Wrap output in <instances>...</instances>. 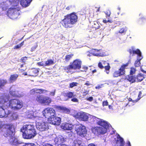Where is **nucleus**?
I'll return each mask as SVG.
<instances>
[{"mask_svg":"<svg viewBox=\"0 0 146 146\" xmlns=\"http://www.w3.org/2000/svg\"><path fill=\"white\" fill-rule=\"evenodd\" d=\"M8 107L5 108L4 105L0 106V117L2 118L6 116L11 113V111L9 110Z\"/></svg>","mask_w":146,"mask_h":146,"instance_id":"ddd939ff","label":"nucleus"},{"mask_svg":"<svg viewBox=\"0 0 146 146\" xmlns=\"http://www.w3.org/2000/svg\"><path fill=\"white\" fill-rule=\"evenodd\" d=\"M64 70H65L67 73H68L71 72V70H73V68L71 64H70L68 66H65L64 68Z\"/></svg>","mask_w":146,"mask_h":146,"instance_id":"c756f323","label":"nucleus"},{"mask_svg":"<svg viewBox=\"0 0 146 146\" xmlns=\"http://www.w3.org/2000/svg\"><path fill=\"white\" fill-rule=\"evenodd\" d=\"M98 66L101 69H103L104 66H103L101 62H99L98 63Z\"/></svg>","mask_w":146,"mask_h":146,"instance_id":"4d7b16f0","label":"nucleus"},{"mask_svg":"<svg viewBox=\"0 0 146 146\" xmlns=\"http://www.w3.org/2000/svg\"><path fill=\"white\" fill-rule=\"evenodd\" d=\"M7 83V81L5 79H0V88H2V87Z\"/></svg>","mask_w":146,"mask_h":146,"instance_id":"72a5a7b5","label":"nucleus"},{"mask_svg":"<svg viewBox=\"0 0 146 146\" xmlns=\"http://www.w3.org/2000/svg\"><path fill=\"white\" fill-rule=\"evenodd\" d=\"M43 114L45 118H50L55 115V111L52 108H47L45 109L42 111Z\"/></svg>","mask_w":146,"mask_h":146,"instance_id":"1a4fd4ad","label":"nucleus"},{"mask_svg":"<svg viewBox=\"0 0 146 146\" xmlns=\"http://www.w3.org/2000/svg\"><path fill=\"white\" fill-rule=\"evenodd\" d=\"M48 92V91L46 90L42 89L34 88L31 90L30 93L31 95H33L36 94H41Z\"/></svg>","mask_w":146,"mask_h":146,"instance_id":"6ab92c4d","label":"nucleus"},{"mask_svg":"<svg viewBox=\"0 0 146 146\" xmlns=\"http://www.w3.org/2000/svg\"><path fill=\"white\" fill-rule=\"evenodd\" d=\"M8 107L14 110H18L22 108L23 104L22 101L19 99H11L9 101Z\"/></svg>","mask_w":146,"mask_h":146,"instance_id":"7ed1b4c3","label":"nucleus"},{"mask_svg":"<svg viewBox=\"0 0 146 146\" xmlns=\"http://www.w3.org/2000/svg\"><path fill=\"white\" fill-rule=\"evenodd\" d=\"M3 126L4 125L1 122H0V130L3 128Z\"/></svg>","mask_w":146,"mask_h":146,"instance_id":"338daca9","label":"nucleus"},{"mask_svg":"<svg viewBox=\"0 0 146 146\" xmlns=\"http://www.w3.org/2000/svg\"><path fill=\"white\" fill-rule=\"evenodd\" d=\"M74 116L80 121H88L89 117L86 113L84 112H79L74 115Z\"/></svg>","mask_w":146,"mask_h":146,"instance_id":"9d476101","label":"nucleus"},{"mask_svg":"<svg viewBox=\"0 0 146 146\" xmlns=\"http://www.w3.org/2000/svg\"><path fill=\"white\" fill-rule=\"evenodd\" d=\"M127 31V29H126L122 28L119 31V33H122L126 32Z\"/></svg>","mask_w":146,"mask_h":146,"instance_id":"09e8293b","label":"nucleus"},{"mask_svg":"<svg viewBox=\"0 0 146 146\" xmlns=\"http://www.w3.org/2000/svg\"><path fill=\"white\" fill-rule=\"evenodd\" d=\"M50 123L57 125H59L60 123L61 119L60 117H56L55 116L50 118Z\"/></svg>","mask_w":146,"mask_h":146,"instance_id":"dca6fc26","label":"nucleus"},{"mask_svg":"<svg viewBox=\"0 0 146 146\" xmlns=\"http://www.w3.org/2000/svg\"><path fill=\"white\" fill-rule=\"evenodd\" d=\"M74 56V54L71 53L69 54H68L65 56V60L66 62H68Z\"/></svg>","mask_w":146,"mask_h":146,"instance_id":"f704fd0d","label":"nucleus"},{"mask_svg":"<svg viewBox=\"0 0 146 146\" xmlns=\"http://www.w3.org/2000/svg\"><path fill=\"white\" fill-rule=\"evenodd\" d=\"M145 20V18H143V17L140 18L139 19V22L141 23V22H142V21H143Z\"/></svg>","mask_w":146,"mask_h":146,"instance_id":"e2e57ef3","label":"nucleus"},{"mask_svg":"<svg viewBox=\"0 0 146 146\" xmlns=\"http://www.w3.org/2000/svg\"><path fill=\"white\" fill-rule=\"evenodd\" d=\"M9 93L12 96L14 97H16L17 96V95L15 91L13 90L10 91L9 92Z\"/></svg>","mask_w":146,"mask_h":146,"instance_id":"c03bdc74","label":"nucleus"},{"mask_svg":"<svg viewBox=\"0 0 146 146\" xmlns=\"http://www.w3.org/2000/svg\"><path fill=\"white\" fill-rule=\"evenodd\" d=\"M39 69L37 68H32L29 72V75L30 76H36L38 74Z\"/></svg>","mask_w":146,"mask_h":146,"instance_id":"412c9836","label":"nucleus"},{"mask_svg":"<svg viewBox=\"0 0 146 146\" xmlns=\"http://www.w3.org/2000/svg\"><path fill=\"white\" fill-rule=\"evenodd\" d=\"M15 128L14 125L11 124H6L0 131V133L5 137H11L14 134Z\"/></svg>","mask_w":146,"mask_h":146,"instance_id":"f03ea898","label":"nucleus"},{"mask_svg":"<svg viewBox=\"0 0 146 146\" xmlns=\"http://www.w3.org/2000/svg\"><path fill=\"white\" fill-rule=\"evenodd\" d=\"M60 138L61 143H63L65 141V139L62 136H61Z\"/></svg>","mask_w":146,"mask_h":146,"instance_id":"5fc2aeb1","label":"nucleus"},{"mask_svg":"<svg viewBox=\"0 0 146 146\" xmlns=\"http://www.w3.org/2000/svg\"><path fill=\"white\" fill-rule=\"evenodd\" d=\"M35 100L39 103L47 105H49L51 102V99L50 98L40 95H38L36 98Z\"/></svg>","mask_w":146,"mask_h":146,"instance_id":"6e6552de","label":"nucleus"},{"mask_svg":"<svg viewBox=\"0 0 146 146\" xmlns=\"http://www.w3.org/2000/svg\"><path fill=\"white\" fill-rule=\"evenodd\" d=\"M99 120V118H98L94 116H92L90 118V123L91 124L96 123L97 124L98 121Z\"/></svg>","mask_w":146,"mask_h":146,"instance_id":"c85d7f7f","label":"nucleus"},{"mask_svg":"<svg viewBox=\"0 0 146 146\" xmlns=\"http://www.w3.org/2000/svg\"><path fill=\"white\" fill-rule=\"evenodd\" d=\"M136 77V79L137 80V82H141L145 78L144 75L141 73H139L137 74Z\"/></svg>","mask_w":146,"mask_h":146,"instance_id":"cd10ccee","label":"nucleus"},{"mask_svg":"<svg viewBox=\"0 0 146 146\" xmlns=\"http://www.w3.org/2000/svg\"><path fill=\"white\" fill-rule=\"evenodd\" d=\"M92 73V74H94L95 73L97 72V70L96 69H94L92 70L91 71Z\"/></svg>","mask_w":146,"mask_h":146,"instance_id":"774afa93","label":"nucleus"},{"mask_svg":"<svg viewBox=\"0 0 146 146\" xmlns=\"http://www.w3.org/2000/svg\"><path fill=\"white\" fill-rule=\"evenodd\" d=\"M126 79L131 83H133L136 81V78L133 75H128L126 77Z\"/></svg>","mask_w":146,"mask_h":146,"instance_id":"b1692460","label":"nucleus"},{"mask_svg":"<svg viewBox=\"0 0 146 146\" xmlns=\"http://www.w3.org/2000/svg\"><path fill=\"white\" fill-rule=\"evenodd\" d=\"M37 64L39 66H45V64L42 62H38Z\"/></svg>","mask_w":146,"mask_h":146,"instance_id":"864d4df0","label":"nucleus"},{"mask_svg":"<svg viewBox=\"0 0 146 146\" xmlns=\"http://www.w3.org/2000/svg\"><path fill=\"white\" fill-rule=\"evenodd\" d=\"M35 129V125L33 124H26L23 125L21 129V131L23 133L27 132L28 131H30Z\"/></svg>","mask_w":146,"mask_h":146,"instance_id":"2eb2a0df","label":"nucleus"},{"mask_svg":"<svg viewBox=\"0 0 146 146\" xmlns=\"http://www.w3.org/2000/svg\"><path fill=\"white\" fill-rule=\"evenodd\" d=\"M73 146H84L81 141L79 140H74L73 142Z\"/></svg>","mask_w":146,"mask_h":146,"instance_id":"2f4dec72","label":"nucleus"},{"mask_svg":"<svg viewBox=\"0 0 146 146\" xmlns=\"http://www.w3.org/2000/svg\"><path fill=\"white\" fill-rule=\"evenodd\" d=\"M106 63L107 65V66H104V68L105 69V71L106 72V73L107 74H108L109 72V71L110 68V67L109 63L107 62H105L104 63Z\"/></svg>","mask_w":146,"mask_h":146,"instance_id":"c9c22d12","label":"nucleus"},{"mask_svg":"<svg viewBox=\"0 0 146 146\" xmlns=\"http://www.w3.org/2000/svg\"><path fill=\"white\" fill-rule=\"evenodd\" d=\"M20 9L17 6H13L9 9L7 11V14L13 18H16L20 14Z\"/></svg>","mask_w":146,"mask_h":146,"instance_id":"0eeeda50","label":"nucleus"},{"mask_svg":"<svg viewBox=\"0 0 146 146\" xmlns=\"http://www.w3.org/2000/svg\"><path fill=\"white\" fill-rule=\"evenodd\" d=\"M27 58L28 57L26 56L21 58L20 59L21 62L24 64H25L26 61L27 60Z\"/></svg>","mask_w":146,"mask_h":146,"instance_id":"37998d69","label":"nucleus"},{"mask_svg":"<svg viewBox=\"0 0 146 146\" xmlns=\"http://www.w3.org/2000/svg\"><path fill=\"white\" fill-rule=\"evenodd\" d=\"M136 71V69L134 67H131L130 68V75H133L135 74Z\"/></svg>","mask_w":146,"mask_h":146,"instance_id":"a19ab883","label":"nucleus"},{"mask_svg":"<svg viewBox=\"0 0 146 146\" xmlns=\"http://www.w3.org/2000/svg\"><path fill=\"white\" fill-rule=\"evenodd\" d=\"M27 132L22 133L23 137L25 139H30L34 137L37 135L36 129H34L31 130H29Z\"/></svg>","mask_w":146,"mask_h":146,"instance_id":"9b49d317","label":"nucleus"},{"mask_svg":"<svg viewBox=\"0 0 146 146\" xmlns=\"http://www.w3.org/2000/svg\"><path fill=\"white\" fill-rule=\"evenodd\" d=\"M62 126L65 130H71L73 129V125L72 124L66 123H64Z\"/></svg>","mask_w":146,"mask_h":146,"instance_id":"a878e982","label":"nucleus"},{"mask_svg":"<svg viewBox=\"0 0 146 146\" xmlns=\"http://www.w3.org/2000/svg\"><path fill=\"white\" fill-rule=\"evenodd\" d=\"M78 83L77 82H72L69 84V88H72L73 87L77 86Z\"/></svg>","mask_w":146,"mask_h":146,"instance_id":"ea45409f","label":"nucleus"},{"mask_svg":"<svg viewBox=\"0 0 146 146\" xmlns=\"http://www.w3.org/2000/svg\"><path fill=\"white\" fill-rule=\"evenodd\" d=\"M54 61L52 59H48L47 60L45 61V66H49L54 64Z\"/></svg>","mask_w":146,"mask_h":146,"instance_id":"473e14b6","label":"nucleus"},{"mask_svg":"<svg viewBox=\"0 0 146 146\" xmlns=\"http://www.w3.org/2000/svg\"><path fill=\"white\" fill-rule=\"evenodd\" d=\"M86 99L87 100L89 101L90 102H91L93 100V98L92 97H90L87 98Z\"/></svg>","mask_w":146,"mask_h":146,"instance_id":"bf43d9fd","label":"nucleus"},{"mask_svg":"<svg viewBox=\"0 0 146 146\" xmlns=\"http://www.w3.org/2000/svg\"><path fill=\"white\" fill-rule=\"evenodd\" d=\"M32 0H21L20 4L24 7H26L30 4Z\"/></svg>","mask_w":146,"mask_h":146,"instance_id":"4be33fe9","label":"nucleus"},{"mask_svg":"<svg viewBox=\"0 0 146 146\" xmlns=\"http://www.w3.org/2000/svg\"><path fill=\"white\" fill-rule=\"evenodd\" d=\"M63 107L61 106H56L55 108L57 109L58 111H62Z\"/></svg>","mask_w":146,"mask_h":146,"instance_id":"de8ad7c7","label":"nucleus"},{"mask_svg":"<svg viewBox=\"0 0 146 146\" xmlns=\"http://www.w3.org/2000/svg\"><path fill=\"white\" fill-rule=\"evenodd\" d=\"M37 129L41 131H45L49 129L48 123L42 121V118L38 117L36 121Z\"/></svg>","mask_w":146,"mask_h":146,"instance_id":"20e7f679","label":"nucleus"},{"mask_svg":"<svg viewBox=\"0 0 146 146\" xmlns=\"http://www.w3.org/2000/svg\"><path fill=\"white\" fill-rule=\"evenodd\" d=\"M75 130L78 135L82 137H85L87 133L86 127L81 124L76 125Z\"/></svg>","mask_w":146,"mask_h":146,"instance_id":"423d86ee","label":"nucleus"},{"mask_svg":"<svg viewBox=\"0 0 146 146\" xmlns=\"http://www.w3.org/2000/svg\"><path fill=\"white\" fill-rule=\"evenodd\" d=\"M18 76L19 75L18 74H16L11 75L9 79V81L12 82L16 80Z\"/></svg>","mask_w":146,"mask_h":146,"instance_id":"bb28decb","label":"nucleus"},{"mask_svg":"<svg viewBox=\"0 0 146 146\" xmlns=\"http://www.w3.org/2000/svg\"><path fill=\"white\" fill-rule=\"evenodd\" d=\"M22 146H36V145L33 143H25Z\"/></svg>","mask_w":146,"mask_h":146,"instance_id":"79ce46f5","label":"nucleus"},{"mask_svg":"<svg viewBox=\"0 0 146 146\" xmlns=\"http://www.w3.org/2000/svg\"><path fill=\"white\" fill-rule=\"evenodd\" d=\"M108 105V102L107 100L106 101H104L103 102L102 105L103 106H107Z\"/></svg>","mask_w":146,"mask_h":146,"instance_id":"6e6d98bb","label":"nucleus"},{"mask_svg":"<svg viewBox=\"0 0 146 146\" xmlns=\"http://www.w3.org/2000/svg\"><path fill=\"white\" fill-rule=\"evenodd\" d=\"M140 99V98H137L135 100H132V99L131 98H129L128 99V101L129 102H132L133 103L136 102L138 101Z\"/></svg>","mask_w":146,"mask_h":146,"instance_id":"49530a36","label":"nucleus"},{"mask_svg":"<svg viewBox=\"0 0 146 146\" xmlns=\"http://www.w3.org/2000/svg\"><path fill=\"white\" fill-rule=\"evenodd\" d=\"M78 16L75 13H72L68 14L64 17L60 23L65 28H70L71 25L75 24L77 22Z\"/></svg>","mask_w":146,"mask_h":146,"instance_id":"f257e3e1","label":"nucleus"},{"mask_svg":"<svg viewBox=\"0 0 146 146\" xmlns=\"http://www.w3.org/2000/svg\"><path fill=\"white\" fill-rule=\"evenodd\" d=\"M141 94H142V92H141V91L139 92V94H138V98H141Z\"/></svg>","mask_w":146,"mask_h":146,"instance_id":"69168bd1","label":"nucleus"},{"mask_svg":"<svg viewBox=\"0 0 146 146\" xmlns=\"http://www.w3.org/2000/svg\"><path fill=\"white\" fill-rule=\"evenodd\" d=\"M103 22L105 23H106L108 22L112 23L113 22V21L111 19H108V20L104 19L103 20Z\"/></svg>","mask_w":146,"mask_h":146,"instance_id":"603ef678","label":"nucleus"},{"mask_svg":"<svg viewBox=\"0 0 146 146\" xmlns=\"http://www.w3.org/2000/svg\"><path fill=\"white\" fill-rule=\"evenodd\" d=\"M65 113H68L70 112V110L65 107H63L62 110L61 111Z\"/></svg>","mask_w":146,"mask_h":146,"instance_id":"58836bf2","label":"nucleus"},{"mask_svg":"<svg viewBox=\"0 0 146 146\" xmlns=\"http://www.w3.org/2000/svg\"><path fill=\"white\" fill-rule=\"evenodd\" d=\"M94 28H95L96 29H98L100 28V26L99 24L96 22H94V25H93Z\"/></svg>","mask_w":146,"mask_h":146,"instance_id":"4c0bfd02","label":"nucleus"},{"mask_svg":"<svg viewBox=\"0 0 146 146\" xmlns=\"http://www.w3.org/2000/svg\"><path fill=\"white\" fill-rule=\"evenodd\" d=\"M89 92L88 91L85 90L83 92V96H85L88 94Z\"/></svg>","mask_w":146,"mask_h":146,"instance_id":"680f3d73","label":"nucleus"},{"mask_svg":"<svg viewBox=\"0 0 146 146\" xmlns=\"http://www.w3.org/2000/svg\"><path fill=\"white\" fill-rule=\"evenodd\" d=\"M128 51L129 52L130 54H132L133 56L135 54H137V58L139 57H142L140 50L138 49L135 50V48L133 46L131 47V48L129 49Z\"/></svg>","mask_w":146,"mask_h":146,"instance_id":"a211bd4d","label":"nucleus"},{"mask_svg":"<svg viewBox=\"0 0 146 146\" xmlns=\"http://www.w3.org/2000/svg\"><path fill=\"white\" fill-rule=\"evenodd\" d=\"M97 125L103 127H102V128H104L107 130V129L109 127V125L107 121L100 118L98 121Z\"/></svg>","mask_w":146,"mask_h":146,"instance_id":"aec40b11","label":"nucleus"},{"mask_svg":"<svg viewBox=\"0 0 146 146\" xmlns=\"http://www.w3.org/2000/svg\"><path fill=\"white\" fill-rule=\"evenodd\" d=\"M11 144L12 145L15 146H17L19 145L20 144H23L25 143H22L21 141L18 140L17 138H14L13 140L11 142Z\"/></svg>","mask_w":146,"mask_h":146,"instance_id":"393cba45","label":"nucleus"},{"mask_svg":"<svg viewBox=\"0 0 146 146\" xmlns=\"http://www.w3.org/2000/svg\"><path fill=\"white\" fill-rule=\"evenodd\" d=\"M21 48V47H20V46L19 44H18L15 46L13 48L14 49H16L20 48Z\"/></svg>","mask_w":146,"mask_h":146,"instance_id":"052dcab7","label":"nucleus"},{"mask_svg":"<svg viewBox=\"0 0 146 146\" xmlns=\"http://www.w3.org/2000/svg\"><path fill=\"white\" fill-rule=\"evenodd\" d=\"M105 14L106 15V17L107 18L110 17L111 15V12L109 10H107L105 12Z\"/></svg>","mask_w":146,"mask_h":146,"instance_id":"a18cd8bd","label":"nucleus"},{"mask_svg":"<svg viewBox=\"0 0 146 146\" xmlns=\"http://www.w3.org/2000/svg\"><path fill=\"white\" fill-rule=\"evenodd\" d=\"M100 50H98L95 49H92L91 50L92 54L94 56H97L98 55V54L97 53H96L95 52H97L99 51Z\"/></svg>","mask_w":146,"mask_h":146,"instance_id":"e433bc0d","label":"nucleus"},{"mask_svg":"<svg viewBox=\"0 0 146 146\" xmlns=\"http://www.w3.org/2000/svg\"><path fill=\"white\" fill-rule=\"evenodd\" d=\"M92 132L95 135L104 134L107 132V129L100 127H94L91 128Z\"/></svg>","mask_w":146,"mask_h":146,"instance_id":"f8f14e48","label":"nucleus"},{"mask_svg":"<svg viewBox=\"0 0 146 146\" xmlns=\"http://www.w3.org/2000/svg\"><path fill=\"white\" fill-rule=\"evenodd\" d=\"M86 10L84 9H82L80 11V13L82 15H85Z\"/></svg>","mask_w":146,"mask_h":146,"instance_id":"8fccbe9b","label":"nucleus"},{"mask_svg":"<svg viewBox=\"0 0 146 146\" xmlns=\"http://www.w3.org/2000/svg\"><path fill=\"white\" fill-rule=\"evenodd\" d=\"M143 57H139L137 58V59L135 61L134 65L136 67H139L140 66V60L142 59Z\"/></svg>","mask_w":146,"mask_h":146,"instance_id":"7c9ffc66","label":"nucleus"},{"mask_svg":"<svg viewBox=\"0 0 146 146\" xmlns=\"http://www.w3.org/2000/svg\"><path fill=\"white\" fill-rule=\"evenodd\" d=\"M82 62L79 59H76L74 60L71 64L74 70H79L81 68Z\"/></svg>","mask_w":146,"mask_h":146,"instance_id":"4468645a","label":"nucleus"},{"mask_svg":"<svg viewBox=\"0 0 146 146\" xmlns=\"http://www.w3.org/2000/svg\"><path fill=\"white\" fill-rule=\"evenodd\" d=\"M63 100L66 101L68 100L69 99L75 97L76 95H74V92H68L66 93H64L62 94Z\"/></svg>","mask_w":146,"mask_h":146,"instance_id":"f3484780","label":"nucleus"},{"mask_svg":"<svg viewBox=\"0 0 146 146\" xmlns=\"http://www.w3.org/2000/svg\"><path fill=\"white\" fill-rule=\"evenodd\" d=\"M82 69H83L82 70V71L86 72L88 69V68L86 66H83L82 67Z\"/></svg>","mask_w":146,"mask_h":146,"instance_id":"13d9d810","label":"nucleus"},{"mask_svg":"<svg viewBox=\"0 0 146 146\" xmlns=\"http://www.w3.org/2000/svg\"><path fill=\"white\" fill-rule=\"evenodd\" d=\"M85 85L87 86H88L91 85V84L89 83V82L88 81H86V82L84 84Z\"/></svg>","mask_w":146,"mask_h":146,"instance_id":"0e129e2a","label":"nucleus"},{"mask_svg":"<svg viewBox=\"0 0 146 146\" xmlns=\"http://www.w3.org/2000/svg\"><path fill=\"white\" fill-rule=\"evenodd\" d=\"M130 63V61L129 60L125 64H123L118 70L115 71L113 74V76L114 78L124 75L125 73V69L128 65Z\"/></svg>","mask_w":146,"mask_h":146,"instance_id":"39448f33","label":"nucleus"},{"mask_svg":"<svg viewBox=\"0 0 146 146\" xmlns=\"http://www.w3.org/2000/svg\"><path fill=\"white\" fill-rule=\"evenodd\" d=\"M117 140L116 141V143L117 144L119 145V146H124L125 142L123 141V139L120 137L119 135L117 137Z\"/></svg>","mask_w":146,"mask_h":146,"instance_id":"5701e85b","label":"nucleus"},{"mask_svg":"<svg viewBox=\"0 0 146 146\" xmlns=\"http://www.w3.org/2000/svg\"><path fill=\"white\" fill-rule=\"evenodd\" d=\"M71 99V101L72 102H78V99L74 97Z\"/></svg>","mask_w":146,"mask_h":146,"instance_id":"3c124183","label":"nucleus"}]
</instances>
